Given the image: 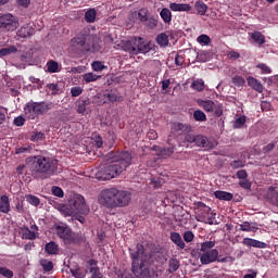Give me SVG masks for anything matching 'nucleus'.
I'll use <instances>...</instances> for the list:
<instances>
[{
	"label": "nucleus",
	"instance_id": "nucleus-1",
	"mask_svg": "<svg viewBox=\"0 0 278 278\" xmlns=\"http://www.w3.org/2000/svg\"><path fill=\"white\" fill-rule=\"evenodd\" d=\"M98 201L106 210H116V207H127L131 203V192L119 190L117 188H108L100 192Z\"/></svg>",
	"mask_w": 278,
	"mask_h": 278
},
{
	"label": "nucleus",
	"instance_id": "nucleus-2",
	"mask_svg": "<svg viewBox=\"0 0 278 278\" xmlns=\"http://www.w3.org/2000/svg\"><path fill=\"white\" fill-rule=\"evenodd\" d=\"M128 166H131V154L129 152H122L117 156V160L105 165L96 174L97 179L100 181H110V179L118 177Z\"/></svg>",
	"mask_w": 278,
	"mask_h": 278
},
{
	"label": "nucleus",
	"instance_id": "nucleus-3",
	"mask_svg": "<svg viewBox=\"0 0 278 278\" xmlns=\"http://www.w3.org/2000/svg\"><path fill=\"white\" fill-rule=\"evenodd\" d=\"M135 252H130L132 260L131 270L135 277L138 278H157L153 276V271L149 270V256L144 253V245L137 244Z\"/></svg>",
	"mask_w": 278,
	"mask_h": 278
},
{
	"label": "nucleus",
	"instance_id": "nucleus-4",
	"mask_svg": "<svg viewBox=\"0 0 278 278\" xmlns=\"http://www.w3.org/2000/svg\"><path fill=\"white\" fill-rule=\"evenodd\" d=\"M58 170V160L48 156H35L31 175L35 179H49Z\"/></svg>",
	"mask_w": 278,
	"mask_h": 278
},
{
	"label": "nucleus",
	"instance_id": "nucleus-5",
	"mask_svg": "<svg viewBox=\"0 0 278 278\" xmlns=\"http://www.w3.org/2000/svg\"><path fill=\"white\" fill-rule=\"evenodd\" d=\"M59 211L61 214H64V216H73V214H81L83 216H88V214H90V208L88 205H86V199L79 194L74 197L72 201V208L64 204H60Z\"/></svg>",
	"mask_w": 278,
	"mask_h": 278
},
{
	"label": "nucleus",
	"instance_id": "nucleus-6",
	"mask_svg": "<svg viewBox=\"0 0 278 278\" xmlns=\"http://www.w3.org/2000/svg\"><path fill=\"white\" fill-rule=\"evenodd\" d=\"M155 45L151 41H144L142 38H135L124 43V51L130 55H138L139 53L147 54L153 51Z\"/></svg>",
	"mask_w": 278,
	"mask_h": 278
},
{
	"label": "nucleus",
	"instance_id": "nucleus-7",
	"mask_svg": "<svg viewBox=\"0 0 278 278\" xmlns=\"http://www.w3.org/2000/svg\"><path fill=\"white\" fill-rule=\"evenodd\" d=\"M92 40H94V37L92 35L87 36H78L71 40V51L74 53H88V51H92Z\"/></svg>",
	"mask_w": 278,
	"mask_h": 278
},
{
	"label": "nucleus",
	"instance_id": "nucleus-8",
	"mask_svg": "<svg viewBox=\"0 0 278 278\" xmlns=\"http://www.w3.org/2000/svg\"><path fill=\"white\" fill-rule=\"evenodd\" d=\"M214 247H216V241H205L201 243V264H213V262H216V260H218V250L214 249Z\"/></svg>",
	"mask_w": 278,
	"mask_h": 278
},
{
	"label": "nucleus",
	"instance_id": "nucleus-9",
	"mask_svg": "<svg viewBox=\"0 0 278 278\" xmlns=\"http://www.w3.org/2000/svg\"><path fill=\"white\" fill-rule=\"evenodd\" d=\"M195 220L198 223H205L206 225H214L216 220V213L203 202H198L195 206Z\"/></svg>",
	"mask_w": 278,
	"mask_h": 278
},
{
	"label": "nucleus",
	"instance_id": "nucleus-10",
	"mask_svg": "<svg viewBox=\"0 0 278 278\" xmlns=\"http://www.w3.org/2000/svg\"><path fill=\"white\" fill-rule=\"evenodd\" d=\"M18 17L7 13L0 16V29L4 31H16L18 29Z\"/></svg>",
	"mask_w": 278,
	"mask_h": 278
},
{
	"label": "nucleus",
	"instance_id": "nucleus-11",
	"mask_svg": "<svg viewBox=\"0 0 278 278\" xmlns=\"http://www.w3.org/2000/svg\"><path fill=\"white\" fill-rule=\"evenodd\" d=\"M55 231L59 238L63 240L64 244H73L75 242V232L66 225L55 226Z\"/></svg>",
	"mask_w": 278,
	"mask_h": 278
},
{
	"label": "nucleus",
	"instance_id": "nucleus-12",
	"mask_svg": "<svg viewBox=\"0 0 278 278\" xmlns=\"http://www.w3.org/2000/svg\"><path fill=\"white\" fill-rule=\"evenodd\" d=\"M195 146L202 147L205 151H211V149H215L218 147V142L214 138H207L203 135L195 136Z\"/></svg>",
	"mask_w": 278,
	"mask_h": 278
},
{
	"label": "nucleus",
	"instance_id": "nucleus-13",
	"mask_svg": "<svg viewBox=\"0 0 278 278\" xmlns=\"http://www.w3.org/2000/svg\"><path fill=\"white\" fill-rule=\"evenodd\" d=\"M24 114H25L26 118H28L29 121H34V119L38 118L39 113H38V106H37L36 102L26 103V105L24 108Z\"/></svg>",
	"mask_w": 278,
	"mask_h": 278
},
{
	"label": "nucleus",
	"instance_id": "nucleus-14",
	"mask_svg": "<svg viewBox=\"0 0 278 278\" xmlns=\"http://www.w3.org/2000/svg\"><path fill=\"white\" fill-rule=\"evenodd\" d=\"M29 230L27 227L21 229L23 240H36V231H38V226L33 225Z\"/></svg>",
	"mask_w": 278,
	"mask_h": 278
},
{
	"label": "nucleus",
	"instance_id": "nucleus-15",
	"mask_svg": "<svg viewBox=\"0 0 278 278\" xmlns=\"http://www.w3.org/2000/svg\"><path fill=\"white\" fill-rule=\"evenodd\" d=\"M36 105H37V112L39 116H42L47 114V112L53 110V102L41 101V102H36Z\"/></svg>",
	"mask_w": 278,
	"mask_h": 278
},
{
	"label": "nucleus",
	"instance_id": "nucleus-16",
	"mask_svg": "<svg viewBox=\"0 0 278 278\" xmlns=\"http://www.w3.org/2000/svg\"><path fill=\"white\" fill-rule=\"evenodd\" d=\"M16 34L18 38H29V36H34L35 29L29 26V24H26L22 26Z\"/></svg>",
	"mask_w": 278,
	"mask_h": 278
},
{
	"label": "nucleus",
	"instance_id": "nucleus-17",
	"mask_svg": "<svg viewBox=\"0 0 278 278\" xmlns=\"http://www.w3.org/2000/svg\"><path fill=\"white\" fill-rule=\"evenodd\" d=\"M169 10H172V12H190L192 7L188 3L172 2L169 3Z\"/></svg>",
	"mask_w": 278,
	"mask_h": 278
},
{
	"label": "nucleus",
	"instance_id": "nucleus-18",
	"mask_svg": "<svg viewBox=\"0 0 278 278\" xmlns=\"http://www.w3.org/2000/svg\"><path fill=\"white\" fill-rule=\"evenodd\" d=\"M104 103H115V101H123V98L118 96L117 91H106L103 94Z\"/></svg>",
	"mask_w": 278,
	"mask_h": 278
},
{
	"label": "nucleus",
	"instance_id": "nucleus-19",
	"mask_svg": "<svg viewBox=\"0 0 278 278\" xmlns=\"http://www.w3.org/2000/svg\"><path fill=\"white\" fill-rule=\"evenodd\" d=\"M173 131L176 134H190L192 131V126L188 124L175 123L172 127Z\"/></svg>",
	"mask_w": 278,
	"mask_h": 278
},
{
	"label": "nucleus",
	"instance_id": "nucleus-20",
	"mask_svg": "<svg viewBox=\"0 0 278 278\" xmlns=\"http://www.w3.org/2000/svg\"><path fill=\"white\" fill-rule=\"evenodd\" d=\"M243 244H245V247H253L254 249H266L267 247L266 243L251 238H244Z\"/></svg>",
	"mask_w": 278,
	"mask_h": 278
},
{
	"label": "nucleus",
	"instance_id": "nucleus-21",
	"mask_svg": "<svg viewBox=\"0 0 278 278\" xmlns=\"http://www.w3.org/2000/svg\"><path fill=\"white\" fill-rule=\"evenodd\" d=\"M0 212L1 214H10V198L8 195L0 197Z\"/></svg>",
	"mask_w": 278,
	"mask_h": 278
},
{
	"label": "nucleus",
	"instance_id": "nucleus-22",
	"mask_svg": "<svg viewBox=\"0 0 278 278\" xmlns=\"http://www.w3.org/2000/svg\"><path fill=\"white\" fill-rule=\"evenodd\" d=\"M248 85L250 88H253V90H256V92H264V86H262V83H260L257 78L248 77Z\"/></svg>",
	"mask_w": 278,
	"mask_h": 278
},
{
	"label": "nucleus",
	"instance_id": "nucleus-23",
	"mask_svg": "<svg viewBox=\"0 0 278 278\" xmlns=\"http://www.w3.org/2000/svg\"><path fill=\"white\" fill-rule=\"evenodd\" d=\"M250 38H252V40L256 43L260 45V47H262V45H266V37L264 36V34L255 30L253 33L250 34Z\"/></svg>",
	"mask_w": 278,
	"mask_h": 278
},
{
	"label": "nucleus",
	"instance_id": "nucleus-24",
	"mask_svg": "<svg viewBox=\"0 0 278 278\" xmlns=\"http://www.w3.org/2000/svg\"><path fill=\"white\" fill-rule=\"evenodd\" d=\"M47 73H60L62 71V65L56 61L49 60L46 64Z\"/></svg>",
	"mask_w": 278,
	"mask_h": 278
},
{
	"label": "nucleus",
	"instance_id": "nucleus-25",
	"mask_svg": "<svg viewBox=\"0 0 278 278\" xmlns=\"http://www.w3.org/2000/svg\"><path fill=\"white\" fill-rule=\"evenodd\" d=\"M198 104L200 108H203L205 112H214V109L216 108V103L212 100H198Z\"/></svg>",
	"mask_w": 278,
	"mask_h": 278
},
{
	"label": "nucleus",
	"instance_id": "nucleus-26",
	"mask_svg": "<svg viewBox=\"0 0 278 278\" xmlns=\"http://www.w3.org/2000/svg\"><path fill=\"white\" fill-rule=\"evenodd\" d=\"M89 271L91 273V278H101V271L99 270V267L97 266V261L89 260Z\"/></svg>",
	"mask_w": 278,
	"mask_h": 278
},
{
	"label": "nucleus",
	"instance_id": "nucleus-27",
	"mask_svg": "<svg viewBox=\"0 0 278 278\" xmlns=\"http://www.w3.org/2000/svg\"><path fill=\"white\" fill-rule=\"evenodd\" d=\"M170 240L176 244V247H179L180 249H186V243L184 242V239L181 238V235L179 232H172L170 233Z\"/></svg>",
	"mask_w": 278,
	"mask_h": 278
},
{
	"label": "nucleus",
	"instance_id": "nucleus-28",
	"mask_svg": "<svg viewBox=\"0 0 278 278\" xmlns=\"http://www.w3.org/2000/svg\"><path fill=\"white\" fill-rule=\"evenodd\" d=\"M160 16L165 24H170L173 21V13L169 9L163 8L160 12Z\"/></svg>",
	"mask_w": 278,
	"mask_h": 278
},
{
	"label": "nucleus",
	"instance_id": "nucleus-29",
	"mask_svg": "<svg viewBox=\"0 0 278 278\" xmlns=\"http://www.w3.org/2000/svg\"><path fill=\"white\" fill-rule=\"evenodd\" d=\"M215 198L219 199V201H231L233 199V194L227 191H215Z\"/></svg>",
	"mask_w": 278,
	"mask_h": 278
},
{
	"label": "nucleus",
	"instance_id": "nucleus-30",
	"mask_svg": "<svg viewBox=\"0 0 278 278\" xmlns=\"http://www.w3.org/2000/svg\"><path fill=\"white\" fill-rule=\"evenodd\" d=\"M156 43L159 47H168V35L161 33L156 36Z\"/></svg>",
	"mask_w": 278,
	"mask_h": 278
},
{
	"label": "nucleus",
	"instance_id": "nucleus-31",
	"mask_svg": "<svg viewBox=\"0 0 278 278\" xmlns=\"http://www.w3.org/2000/svg\"><path fill=\"white\" fill-rule=\"evenodd\" d=\"M85 21H86V23H94V21H97V10L89 9L85 13Z\"/></svg>",
	"mask_w": 278,
	"mask_h": 278
},
{
	"label": "nucleus",
	"instance_id": "nucleus-32",
	"mask_svg": "<svg viewBox=\"0 0 278 278\" xmlns=\"http://www.w3.org/2000/svg\"><path fill=\"white\" fill-rule=\"evenodd\" d=\"M18 49H16L14 46H10L8 48L0 49V58H5V55H12V53H16Z\"/></svg>",
	"mask_w": 278,
	"mask_h": 278
},
{
	"label": "nucleus",
	"instance_id": "nucleus-33",
	"mask_svg": "<svg viewBox=\"0 0 278 278\" xmlns=\"http://www.w3.org/2000/svg\"><path fill=\"white\" fill-rule=\"evenodd\" d=\"M191 87L198 92H203L205 90V81L203 79H197L192 83Z\"/></svg>",
	"mask_w": 278,
	"mask_h": 278
},
{
	"label": "nucleus",
	"instance_id": "nucleus-34",
	"mask_svg": "<svg viewBox=\"0 0 278 278\" xmlns=\"http://www.w3.org/2000/svg\"><path fill=\"white\" fill-rule=\"evenodd\" d=\"M46 253L49 255H55L58 253V244L55 242L51 241L46 244Z\"/></svg>",
	"mask_w": 278,
	"mask_h": 278
},
{
	"label": "nucleus",
	"instance_id": "nucleus-35",
	"mask_svg": "<svg viewBox=\"0 0 278 278\" xmlns=\"http://www.w3.org/2000/svg\"><path fill=\"white\" fill-rule=\"evenodd\" d=\"M168 266V273H176V270H179V261L177 258H170Z\"/></svg>",
	"mask_w": 278,
	"mask_h": 278
},
{
	"label": "nucleus",
	"instance_id": "nucleus-36",
	"mask_svg": "<svg viewBox=\"0 0 278 278\" xmlns=\"http://www.w3.org/2000/svg\"><path fill=\"white\" fill-rule=\"evenodd\" d=\"M197 42H199V45H202V47H207L212 42V39L207 35H200L197 38Z\"/></svg>",
	"mask_w": 278,
	"mask_h": 278
},
{
	"label": "nucleus",
	"instance_id": "nucleus-37",
	"mask_svg": "<svg viewBox=\"0 0 278 278\" xmlns=\"http://www.w3.org/2000/svg\"><path fill=\"white\" fill-rule=\"evenodd\" d=\"M232 84L237 88H242L244 86V84H247V80L244 79V77L237 75V76L232 77Z\"/></svg>",
	"mask_w": 278,
	"mask_h": 278
},
{
	"label": "nucleus",
	"instance_id": "nucleus-38",
	"mask_svg": "<svg viewBox=\"0 0 278 278\" xmlns=\"http://www.w3.org/2000/svg\"><path fill=\"white\" fill-rule=\"evenodd\" d=\"M195 10L200 16H205V12H207V4L203 2H197L195 3Z\"/></svg>",
	"mask_w": 278,
	"mask_h": 278
},
{
	"label": "nucleus",
	"instance_id": "nucleus-39",
	"mask_svg": "<svg viewBox=\"0 0 278 278\" xmlns=\"http://www.w3.org/2000/svg\"><path fill=\"white\" fill-rule=\"evenodd\" d=\"M88 105H90L89 100H80L78 102V108H77L78 114H85L86 113V108H88Z\"/></svg>",
	"mask_w": 278,
	"mask_h": 278
},
{
	"label": "nucleus",
	"instance_id": "nucleus-40",
	"mask_svg": "<svg viewBox=\"0 0 278 278\" xmlns=\"http://www.w3.org/2000/svg\"><path fill=\"white\" fill-rule=\"evenodd\" d=\"M193 118H194V121H198L200 123H203V122L207 121V116L201 110L194 111Z\"/></svg>",
	"mask_w": 278,
	"mask_h": 278
},
{
	"label": "nucleus",
	"instance_id": "nucleus-41",
	"mask_svg": "<svg viewBox=\"0 0 278 278\" xmlns=\"http://www.w3.org/2000/svg\"><path fill=\"white\" fill-rule=\"evenodd\" d=\"M137 18L141 23H147V21H149V11L147 9L139 10Z\"/></svg>",
	"mask_w": 278,
	"mask_h": 278
},
{
	"label": "nucleus",
	"instance_id": "nucleus-42",
	"mask_svg": "<svg viewBox=\"0 0 278 278\" xmlns=\"http://www.w3.org/2000/svg\"><path fill=\"white\" fill-rule=\"evenodd\" d=\"M70 273L72 274L73 277L75 278H86V271H84V269L81 268H71Z\"/></svg>",
	"mask_w": 278,
	"mask_h": 278
},
{
	"label": "nucleus",
	"instance_id": "nucleus-43",
	"mask_svg": "<svg viewBox=\"0 0 278 278\" xmlns=\"http://www.w3.org/2000/svg\"><path fill=\"white\" fill-rule=\"evenodd\" d=\"M83 79L87 84H90L91 81H97V79H101V76H98L93 73H87V74L83 75Z\"/></svg>",
	"mask_w": 278,
	"mask_h": 278
},
{
	"label": "nucleus",
	"instance_id": "nucleus-44",
	"mask_svg": "<svg viewBox=\"0 0 278 278\" xmlns=\"http://www.w3.org/2000/svg\"><path fill=\"white\" fill-rule=\"evenodd\" d=\"M91 66H92V71H94L96 73H101V71H104V68H108V66H105L101 61L93 62Z\"/></svg>",
	"mask_w": 278,
	"mask_h": 278
},
{
	"label": "nucleus",
	"instance_id": "nucleus-45",
	"mask_svg": "<svg viewBox=\"0 0 278 278\" xmlns=\"http://www.w3.org/2000/svg\"><path fill=\"white\" fill-rule=\"evenodd\" d=\"M173 153H175V148L169 147V148H163L159 155H161V157H170Z\"/></svg>",
	"mask_w": 278,
	"mask_h": 278
},
{
	"label": "nucleus",
	"instance_id": "nucleus-46",
	"mask_svg": "<svg viewBox=\"0 0 278 278\" xmlns=\"http://www.w3.org/2000/svg\"><path fill=\"white\" fill-rule=\"evenodd\" d=\"M26 201L30 205H35V207H38V205H40V199H38V197L36 195H31V194L26 195Z\"/></svg>",
	"mask_w": 278,
	"mask_h": 278
},
{
	"label": "nucleus",
	"instance_id": "nucleus-47",
	"mask_svg": "<svg viewBox=\"0 0 278 278\" xmlns=\"http://www.w3.org/2000/svg\"><path fill=\"white\" fill-rule=\"evenodd\" d=\"M245 123H247V117L245 116L238 117L235 121L233 127H235V129H240V127H244Z\"/></svg>",
	"mask_w": 278,
	"mask_h": 278
},
{
	"label": "nucleus",
	"instance_id": "nucleus-48",
	"mask_svg": "<svg viewBox=\"0 0 278 278\" xmlns=\"http://www.w3.org/2000/svg\"><path fill=\"white\" fill-rule=\"evenodd\" d=\"M256 68H260L263 75H270L273 73V71L268 67V65L264 63H260L258 65H256Z\"/></svg>",
	"mask_w": 278,
	"mask_h": 278
},
{
	"label": "nucleus",
	"instance_id": "nucleus-49",
	"mask_svg": "<svg viewBox=\"0 0 278 278\" xmlns=\"http://www.w3.org/2000/svg\"><path fill=\"white\" fill-rule=\"evenodd\" d=\"M0 275L5 278H13L14 273L5 267H0Z\"/></svg>",
	"mask_w": 278,
	"mask_h": 278
},
{
	"label": "nucleus",
	"instance_id": "nucleus-50",
	"mask_svg": "<svg viewBox=\"0 0 278 278\" xmlns=\"http://www.w3.org/2000/svg\"><path fill=\"white\" fill-rule=\"evenodd\" d=\"M41 266L43 270L48 271L53 270V263L51 261L42 260L41 261Z\"/></svg>",
	"mask_w": 278,
	"mask_h": 278
},
{
	"label": "nucleus",
	"instance_id": "nucleus-51",
	"mask_svg": "<svg viewBox=\"0 0 278 278\" xmlns=\"http://www.w3.org/2000/svg\"><path fill=\"white\" fill-rule=\"evenodd\" d=\"M30 140L33 142H42V140H45V135L42 132H35L31 136Z\"/></svg>",
	"mask_w": 278,
	"mask_h": 278
},
{
	"label": "nucleus",
	"instance_id": "nucleus-52",
	"mask_svg": "<svg viewBox=\"0 0 278 278\" xmlns=\"http://www.w3.org/2000/svg\"><path fill=\"white\" fill-rule=\"evenodd\" d=\"M7 116H8V109L0 106V125H3V123H5Z\"/></svg>",
	"mask_w": 278,
	"mask_h": 278
},
{
	"label": "nucleus",
	"instance_id": "nucleus-53",
	"mask_svg": "<svg viewBox=\"0 0 278 278\" xmlns=\"http://www.w3.org/2000/svg\"><path fill=\"white\" fill-rule=\"evenodd\" d=\"M239 186L243 188L244 190H251V181L249 179L244 178L239 181Z\"/></svg>",
	"mask_w": 278,
	"mask_h": 278
},
{
	"label": "nucleus",
	"instance_id": "nucleus-54",
	"mask_svg": "<svg viewBox=\"0 0 278 278\" xmlns=\"http://www.w3.org/2000/svg\"><path fill=\"white\" fill-rule=\"evenodd\" d=\"M146 23L150 29H155V27H157V20L155 17L148 18Z\"/></svg>",
	"mask_w": 278,
	"mask_h": 278
},
{
	"label": "nucleus",
	"instance_id": "nucleus-55",
	"mask_svg": "<svg viewBox=\"0 0 278 278\" xmlns=\"http://www.w3.org/2000/svg\"><path fill=\"white\" fill-rule=\"evenodd\" d=\"M52 194H54V197L62 198L64 197V191L60 187H52Z\"/></svg>",
	"mask_w": 278,
	"mask_h": 278
},
{
	"label": "nucleus",
	"instance_id": "nucleus-56",
	"mask_svg": "<svg viewBox=\"0 0 278 278\" xmlns=\"http://www.w3.org/2000/svg\"><path fill=\"white\" fill-rule=\"evenodd\" d=\"M81 92H84V89L81 87H73L71 89L72 97H79V94H81Z\"/></svg>",
	"mask_w": 278,
	"mask_h": 278
},
{
	"label": "nucleus",
	"instance_id": "nucleus-57",
	"mask_svg": "<svg viewBox=\"0 0 278 278\" xmlns=\"http://www.w3.org/2000/svg\"><path fill=\"white\" fill-rule=\"evenodd\" d=\"M184 240L185 242H192V240H194V233H192V231H186L184 233Z\"/></svg>",
	"mask_w": 278,
	"mask_h": 278
},
{
	"label": "nucleus",
	"instance_id": "nucleus-58",
	"mask_svg": "<svg viewBox=\"0 0 278 278\" xmlns=\"http://www.w3.org/2000/svg\"><path fill=\"white\" fill-rule=\"evenodd\" d=\"M14 125H16V127H23V125H25V119L23 118V116H17L14 118Z\"/></svg>",
	"mask_w": 278,
	"mask_h": 278
},
{
	"label": "nucleus",
	"instance_id": "nucleus-59",
	"mask_svg": "<svg viewBox=\"0 0 278 278\" xmlns=\"http://www.w3.org/2000/svg\"><path fill=\"white\" fill-rule=\"evenodd\" d=\"M93 142L98 149H101V147H103V138H101V136H96Z\"/></svg>",
	"mask_w": 278,
	"mask_h": 278
},
{
	"label": "nucleus",
	"instance_id": "nucleus-60",
	"mask_svg": "<svg viewBox=\"0 0 278 278\" xmlns=\"http://www.w3.org/2000/svg\"><path fill=\"white\" fill-rule=\"evenodd\" d=\"M213 112H215V116H223V106L220 104H215Z\"/></svg>",
	"mask_w": 278,
	"mask_h": 278
},
{
	"label": "nucleus",
	"instance_id": "nucleus-61",
	"mask_svg": "<svg viewBox=\"0 0 278 278\" xmlns=\"http://www.w3.org/2000/svg\"><path fill=\"white\" fill-rule=\"evenodd\" d=\"M147 137L149 138V140H157V132L153 129H150L147 134Z\"/></svg>",
	"mask_w": 278,
	"mask_h": 278
},
{
	"label": "nucleus",
	"instance_id": "nucleus-62",
	"mask_svg": "<svg viewBox=\"0 0 278 278\" xmlns=\"http://www.w3.org/2000/svg\"><path fill=\"white\" fill-rule=\"evenodd\" d=\"M237 177L238 179L242 180V179H247L249 175L247 174V170L240 169L239 172H237Z\"/></svg>",
	"mask_w": 278,
	"mask_h": 278
},
{
	"label": "nucleus",
	"instance_id": "nucleus-63",
	"mask_svg": "<svg viewBox=\"0 0 278 278\" xmlns=\"http://www.w3.org/2000/svg\"><path fill=\"white\" fill-rule=\"evenodd\" d=\"M231 168H242L244 163L242 161H233L230 163Z\"/></svg>",
	"mask_w": 278,
	"mask_h": 278
},
{
	"label": "nucleus",
	"instance_id": "nucleus-64",
	"mask_svg": "<svg viewBox=\"0 0 278 278\" xmlns=\"http://www.w3.org/2000/svg\"><path fill=\"white\" fill-rule=\"evenodd\" d=\"M240 230L241 231H251V224L248 222H244L243 224L240 225Z\"/></svg>",
	"mask_w": 278,
	"mask_h": 278
}]
</instances>
